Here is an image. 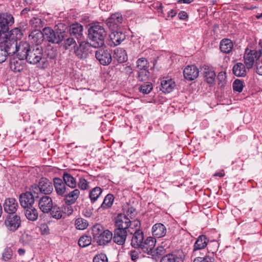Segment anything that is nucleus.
<instances>
[{
	"instance_id": "nucleus-1",
	"label": "nucleus",
	"mask_w": 262,
	"mask_h": 262,
	"mask_svg": "<svg viewBox=\"0 0 262 262\" xmlns=\"http://www.w3.org/2000/svg\"><path fill=\"white\" fill-rule=\"evenodd\" d=\"M23 33L20 29L15 28L12 29L9 33L5 35L0 47L8 53V55H12L16 51L17 40L20 39Z\"/></svg>"
},
{
	"instance_id": "nucleus-2",
	"label": "nucleus",
	"mask_w": 262,
	"mask_h": 262,
	"mask_svg": "<svg viewBox=\"0 0 262 262\" xmlns=\"http://www.w3.org/2000/svg\"><path fill=\"white\" fill-rule=\"evenodd\" d=\"M88 31L92 47L99 48L104 45L106 32L103 26L99 24H95L89 29Z\"/></svg>"
},
{
	"instance_id": "nucleus-3",
	"label": "nucleus",
	"mask_w": 262,
	"mask_h": 262,
	"mask_svg": "<svg viewBox=\"0 0 262 262\" xmlns=\"http://www.w3.org/2000/svg\"><path fill=\"white\" fill-rule=\"evenodd\" d=\"M29 190L38 197L40 195H48L53 191V185L52 182L46 178H41L38 183L32 184Z\"/></svg>"
},
{
	"instance_id": "nucleus-4",
	"label": "nucleus",
	"mask_w": 262,
	"mask_h": 262,
	"mask_svg": "<svg viewBox=\"0 0 262 262\" xmlns=\"http://www.w3.org/2000/svg\"><path fill=\"white\" fill-rule=\"evenodd\" d=\"M43 49L40 46H35L31 48L27 54L25 59L31 64H36L40 61L45 62V59L43 57Z\"/></svg>"
},
{
	"instance_id": "nucleus-5",
	"label": "nucleus",
	"mask_w": 262,
	"mask_h": 262,
	"mask_svg": "<svg viewBox=\"0 0 262 262\" xmlns=\"http://www.w3.org/2000/svg\"><path fill=\"white\" fill-rule=\"evenodd\" d=\"M45 38L52 43L58 44L64 39V32H56L50 27L43 29Z\"/></svg>"
},
{
	"instance_id": "nucleus-6",
	"label": "nucleus",
	"mask_w": 262,
	"mask_h": 262,
	"mask_svg": "<svg viewBox=\"0 0 262 262\" xmlns=\"http://www.w3.org/2000/svg\"><path fill=\"white\" fill-rule=\"evenodd\" d=\"M14 22L13 16L9 13L0 14V33L5 35L8 34L9 27L11 26Z\"/></svg>"
},
{
	"instance_id": "nucleus-7",
	"label": "nucleus",
	"mask_w": 262,
	"mask_h": 262,
	"mask_svg": "<svg viewBox=\"0 0 262 262\" xmlns=\"http://www.w3.org/2000/svg\"><path fill=\"white\" fill-rule=\"evenodd\" d=\"M78 45L74 46V52L76 57L80 59H85L89 55L90 45L83 40L78 41Z\"/></svg>"
},
{
	"instance_id": "nucleus-8",
	"label": "nucleus",
	"mask_w": 262,
	"mask_h": 262,
	"mask_svg": "<svg viewBox=\"0 0 262 262\" xmlns=\"http://www.w3.org/2000/svg\"><path fill=\"white\" fill-rule=\"evenodd\" d=\"M4 224L8 230L14 232L20 226V217L16 214H9L6 217Z\"/></svg>"
},
{
	"instance_id": "nucleus-9",
	"label": "nucleus",
	"mask_w": 262,
	"mask_h": 262,
	"mask_svg": "<svg viewBox=\"0 0 262 262\" xmlns=\"http://www.w3.org/2000/svg\"><path fill=\"white\" fill-rule=\"evenodd\" d=\"M38 197L35 196V194L29 190L25 193H21L19 195V200L20 205L26 209L28 207H32L34 203L35 199H38Z\"/></svg>"
},
{
	"instance_id": "nucleus-10",
	"label": "nucleus",
	"mask_w": 262,
	"mask_h": 262,
	"mask_svg": "<svg viewBox=\"0 0 262 262\" xmlns=\"http://www.w3.org/2000/svg\"><path fill=\"white\" fill-rule=\"evenodd\" d=\"M261 51L256 50H246L244 55V62L248 69H251L254 64L255 60H257L261 56Z\"/></svg>"
},
{
	"instance_id": "nucleus-11",
	"label": "nucleus",
	"mask_w": 262,
	"mask_h": 262,
	"mask_svg": "<svg viewBox=\"0 0 262 262\" xmlns=\"http://www.w3.org/2000/svg\"><path fill=\"white\" fill-rule=\"evenodd\" d=\"M95 57L100 63L103 66L108 65L112 60L111 51L107 49H98L95 52Z\"/></svg>"
},
{
	"instance_id": "nucleus-12",
	"label": "nucleus",
	"mask_w": 262,
	"mask_h": 262,
	"mask_svg": "<svg viewBox=\"0 0 262 262\" xmlns=\"http://www.w3.org/2000/svg\"><path fill=\"white\" fill-rule=\"evenodd\" d=\"M38 200V207L45 213H49L53 208L52 198L49 195H40Z\"/></svg>"
},
{
	"instance_id": "nucleus-13",
	"label": "nucleus",
	"mask_w": 262,
	"mask_h": 262,
	"mask_svg": "<svg viewBox=\"0 0 262 262\" xmlns=\"http://www.w3.org/2000/svg\"><path fill=\"white\" fill-rule=\"evenodd\" d=\"M123 18L120 13L112 14L106 20V25L111 30L118 29L119 25L122 24Z\"/></svg>"
},
{
	"instance_id": "nucleus-14",
	"label": "nucleus",
	"mask_w": 262,
	"mask_h": 262,
	"mask_svg": "<svg viewBox=\"0 0 262 262\" xmlns=\"http://www.w3.org/2000/svg\"><path fill=\"white\" fill-rule=\"evenodd\" d=\"M156 243V239L152 237H147L138 248L141 249L142 251L149 255H154L155 252L154 249Z\"/></svg>"
},
{
	"instance_id": "nucleus-15",
	"label": "nucleus",
	"mask_w": 262,
	"mask_h": 262,
	"mask_svg": "<svg viewBox=\"0 0 262 262\" xmlns=\"http://www.w3.org/2000/svg\"><path fill=\"white\" fill-rule=\"evenodd\" d=\"M16 49L15 53L18 58L20 60H24L31 48L29 43L27 41H20L18 43H16Z\"/></svg>"
},
{
	"instance_id": "nucleus-16",
	"label": "nucleus",
	"mask_w": 262,
	"mask_h": 262,
	"mask_svg": "<svg viewBox=\"0 0 262 262\" xmlns=\"http://www.w3.org/2000/svg\"><path fill=\"white\" fill-rule=\"evenodd\" d=\"M115 226L116 229L127 230L131 226V221L126 215L120 214L116 217Z\"/></svg>"
},
{
	"instance_id": "nucleus-17",
	"label": "nucleus",
	"mask_w": 262,
	"mask_h": 262,
	"mask_svg": "<svg viewBox=\"0 0 262 262\" xmlns=\"http://www.w3.org/2000/svg\"><path fill=\"white\" fill-rule=\"evenodd\" d=\"M112 32L110 35L112 43L111 46H117L120 45L126 38L124 33L118 29L112 30Z\"/></svg>"
},
{
	"instance_id": "nucleus-18",
	"label": "nucleus",
	"mask_w": 262,
	"mask_h": 262,
	"mask_svg": "<svg viewBox=\"0 0 262 262\" xmlns=\"http://www.w3.org/2000/svg\"><path fill=\"white\" fill-rule=\"evenodd\" d=\"M127 233V230L115 229L112 238L114 242L119 245H123L126 239Z\"/></svg>"
},
{
	"instance_id": "nucleus-19",
	"label": "nucleus",
	"mask_w": 262,
	"mask_h": 262,
	"mask_svg": "<svg viewBox=\"0 0 262 262\" xmlns=\"http://www.w3.org/2000/svg\"><path fill=\"white\" fill-rule=\"evenodd\" d=\"M199 74V69L194 65L188 66L183 70L184 76L188 80H193L196 78Z\"/></svg>"
},
{
	"instance_id": "nucleus-20",
	"label": "nucleus",
	"mask_w": 262,
	"mask_h": 262,
	"mask_svg": "<svg viewBox=\"0 0 262 262\" xmlns=\"http://www.w3.org/2000/svg\"><path fill=\"white\" fill-rule=\"evenodd\" d=\"M18 206V203L14 198L6 199L4 204V210L10 214H14Z\"/></svg>"
},
{
	"instance_id": "nucleus-21",
	"label": "nucleus",
	"mask_w": 262,
	"mask_h": 262,
	"mask_svg": "<svg viewBox=\"0 0 262 262\" xmlns=\"http://www.w3.org/2000/svg\"><path fill=\"white\" fill-rule=\"evenodd\" d=\"M80 195V191L78 189H75L72 191L69 189L63 195L64 202L65 204H74Z\"/></svg>"
},
{
	"instance_id": "nucleus-22",
	"label": "nucleus",
	"mask_w": 262,
	"mask_h": 262,
	"mask_svg": "<svg viewBox=\"0 0 262 262\" xmlns=\"http://www.w3.org/2000/svg\"><path fill=\"white\" fill-rule=\"evenodd\" d=\"M144 235L143 232L139 229H136L132 236L131 245L133 247L138 249L141 246L143 242Z\"/></svg>"
},
{
	"instance_id": "nucleus-23",
	"label": "nucleus",
	"mask_w": 262,
	"mask_h": 262,
	"mask_svg": "<svg viewBox=\"0 0 262 262\" xmlns=\"http://www.w3.org/2000/svg\"><path fill=\"white\" fill-rule=\"evenodd\" d=\"M69 32L70 35L75 36L78 41L82 40L83 26L80 24L76 23L71 25Z\"/></svg>"
},
{
	"instance_id": "nucleus-24",
	"label": "nucleus",
	"mask_w": 262,
	"mask_h": 262,
	"mask_svg": "<svg viewBox=\"0 0 262 262\" xmlns=\"http://www.w3.org/2000/svg\"><path fill=\"white\" fill-rule=\"evenodd\" d=\"M54 186L56 192L58 195L63 196L67 192L68 189H67L65 183L63 182L62 180L59 178H55L53 179Z\"/></svg>"
},
{
	"instance_id": "nucleus-25",
	"label": "nucleus",
	"mask_w": 262,
	"mask_h": 262,
	"mask_svg": "<svg viewBox=\"0 0 262 262\" xmlns=\"http://www.w3.org/2000/svg\"><path fill=\"white\" fill-rule=\"evenodd\" d=\"M29 39L33 43H34L36 46L41 44L45 38L43 31H41L38 29H36L31 32L29 36Z\"/></svg>"
},
{
	"instance_id": "nucleus-26",
	"label": "nucleus",
	"mask_w": 262,
	"mask_h": 262,
	"mask_svg": "<svg viewBox=\"0 0 262 262\" xmlns=\"http://www.w3.org/2000/svg\"><path fill=\"white\" fill-rule=\"evenodd\" d=\"M201 71L207 83L210 84L212 83L216 77L214 71L211 68L207 66H203L201 68Z\"/></svg>"
},
{
	"instance_id": "nucleus-27",
	"label": "nucleus",
	"mask_w": 262,
	"mask_h": 262,
	"mask_svg": "<svg viewBox=\"0 0 262 262\" xmlns=\"http://www.w3.org/2000/svg\"><path fill=\"white\" fill-rule=\"evenodd\" d=\"M112 238L113 233L108 230H104L101 234V236L96 241L99 245H105L111 241Z\"/></svg>"
},
{
	"instance_id": "nucleus-28",
	"label": "nucleus",
	"mask_w": 262,
	"mask_h": 262,
	"mask_svg": "<svg viewBox=\"0 0 262 262\" xmlns=\"http://www.w3.org/2000/svg\"><path fill=\"white\" fill-rule=\"evenodd\" d=\"M113 57L119 63L124 62L127 60V55L125 50L121 48H117L114 50Z\"/></svg>"
},
{
	"instance_id": "nucleus-29",
	"label": "nucleus",
	"mask_w": 262,
	"mask_h": 262,
	"mask_svg": "<svg viewBox=\"0 0 262 262\" xmlns=\"http://www.w3.org/2000/svg\"><path fill=\"white\" fill-rule=\"evenodd\" d=\"M208 241V240L205 235L199 236L194 244L193 252L204 249L207 245Z\"/></svg>"
},
{
	"instance_id": "nucleus-30",
	"label": "nucleus",
	"mask_w": 262,
	"mask_h": 262,
	"mask_svg": "<svg viewBox=\"0 0 262 262\" xmlns=\"http://www.w3.org/2000/svg\"><path fill=\"white\" fill-rule=\"evenodd\" d=\"M232 72L237 77H244L246 74L245 66L241 62L237 63L233 66Z\"/></svg>"
},
{
	"instance_id": "nucleus-31",
	"label": "nucleus",
	"mask_w": 262,
	"mask_h": 262,
	"mask_svg": "<svg viewBox=\"0 0 262 262\" xmlns=\"http://www.w3.org/2000/svg\"><path fill=\"white\" fill-rule=\"evenodd\" d=\"M233 43L229 39H223L220 42V50L225 53H229L233 49Z\"/></svg>"
},
{
	"instance_id": "nucleus-32",
	"label": "nucleus",
	"mask_w": 262,
	"mask_h": 262,
	"mask_svg": "<svg viewBox=\"0 0 262 262\" xmlns=\"http://www.w3.org/2000/svg\"><path fill=\"white\" fill-rule=\"evenodd\" d=\"M63 182L68 187L73 189L75 188L77 185L75 179L69 173L64 172L63 174Z\"/></svg>"
},
{
	"instance_id": "nucleus-33",
	"label": "nucleus",
	"mask_w": 262,
	"mask_h": 262,
	"mask_svg": "<svg viewBox=\"0 0 262 262\" xmlns=\"http://www.w3.org/2000/svg\"><path fill=\"white\" fill-rule=\"evenodd\" d=\"M25 211V214L27 219L31 221L37 220L38 216V211L36 209L33 207L27 208Z\"/></svg>"
},
{
	"instance_id": "nucleus-34",
	"label": "nucleus",
	"mask_w": 262,
	"mask_h": 262,
	"mask_svg": "<svg viewBox=\"0 0 262 262\" xmlns=\"http://www.w3.org/2000/svg\"><path fill=\"white\" fill-rule=\"evenodd\" d=\"M152 233L155 238H161L164 236V225L161 223L155 224L152 228Z\"/></svg>"
},
{
	"instance_id": "nucleus-35",
	"label": "nucleus",
	"mask_w": 262,
	"mask_h": 262,
	"mask_svg": "<svg viewBox=\"0 0 262 262\" xmlns=\"http://www.w3.org/2000/svg\"><path fill=\"white\" fill-rule=\"evenodd\" d=\"M149 63L147 59L145 58H139L136 63V70L141 71L149 69Z\"/></svg>"
},
{
	"instance_id": "nucleus-36",
	"label": "nucleus",
	"mask_w": 262,
	"mask_h": 262,
	"mask_svg": "<svg viewBox=\"0 0 262 262\" xmlns=\"http://www.w3.org/2000/svg\"><path fill=\"white\" fill-rule=\"evenodd\" d=\"M104 230L103 226L100 224H96L93 226L92 233L95 241L101 236V234Z\"/></svg>"
},
{
	"instance_id": "nucleus-37",
	"label": "nucleus",
	"mask_w": 262,
	"mask_h": 262,
	"mask_svg": "<svg viewBox=\"0 0 262 262\" xmlns=\"http://www.w3.org/2000/svg\"><path fill=\"white\" fill-rule=\"evenodd\" d=\"M183 260L180 255L176 252L165 255V262H183Z\"/></svg>"
},
{
	"instance_id": "nucleus-38",
	"label": "nucleus",
	"mask_w": 262,
	"mask_h": 262,
	"mask_svg": "<svg viewBox=\"0 0 262 262\" xmlns=\"http://www.w3.org/2000/svg\"><path fill=\"white\" fill-rule=\"evenodd\" d=\"M102 193V189L99 187L94 188L89 193V197L91 202L94 203L99 197Z\"/></svg>"
},
{
	"instance_id": "nucleus-39",
	"label": "nucleus",
	"mask_w": 262,
	"mask_h": 262,
	"mask_svg": "<svg viewBox=\"0 0 262 262\" xmlns=\"http://www.w3.org/2000/svg\"><path fill=\"white\" fill-rule=\"evenodd\" d=\"M114 198L113 194H108L105 197L102 204L101 205L100 208L103 209H107L110 208L113 203Z\"/></svg>"
},
{
	"instance_id": "nucleus-40",
	"label": "nucleus",
	"mask_w": 262,
	"mask_h": 262,
	"mask_svg": "<svg viewBox=\"0 0 262 262\" xmlns=\"http://www.w3.org/2000/svg\"><path fill=\"white\" fill-rule=\"evenodd\" d=\"M21 60H13L10 62V68L14 72H20L23 69V66L21 64Z\"/></svg>"
},
{
	"instance_id": "nucleus-41",
	"label": "nucleus",
	"mask_w": 262,
	"mask_h": 262,
	"mask_svg": "<svg viewBox=\"0 0 262 262\" xmlns=\"http://www.w3.org/2000/svg\"><path fill=\"white\" fill-rule=\"evenodd\" d=\"M88 222L87 221L82 218H78L75 222V226L76 229L78 230H84L88 226Z\"/></svg>"
},
{
	"instance_id": "nucleus-42",
	"label": "nucleus",
	"mask_w": 262,
	"mask_h": 262,
	"mask_svg": "<svg viewBox=\"0 0 262 262\" xmlns=\"http://www.w3.org/2000/svg\"><path fill=\"white\" fill-rule=\"evenodd\" d=\"M91 237L88 235H83L80 237L78 241V245L80 247L84 248L91 244Z\"/></svg>"
},
{
	"instance_id": "nucleus-43",
	"label": "nucleus",
	"mask_w": 262,
	"mask_h": 262,
	"mask_svg": "<svg viewBox=\"0 0 262 262\" xmlns=\"http://www.w3.org/2000/svg\"><path fill=\"white\" fill-rule=\"evenodd\" d=\"M137 72L138 73L137 78L139 81H144L148 80L150 76L149 69L137 71Z\"/></svg>"
},
{
	"instance_id": "nucleus-44",
	"label": "nucleus",
	"mask_w": 262,
	"mask_h": 262,
	"mask_svg": "<svg viewBox=\"0 0 262 262\" xmlns=\"http://www.w3.org/2000/svg\"><path fill=\"white\" fill-rule=\"evenodd\" d=\"M175 86V82L171 78L165 79V94L172 92Z\"/></svg>"
},
{
	"instance_id": "nucleus-45",
	"label": "nucleus",
	"mask_w": 262,
	"mask_h": 262,
	"mask_svg": "<svg viewBox=\"0 0 262 262\" xmlns=\"http://www.w3.org/2000/svg\"><path fill=\"white\" fill-rule=\"evenodd\" d=\"M50 212H51V216L54 219L58 220L62 216V209L57 206H53V208Z\"/></svg>"
},
{
	"instance_id": "nucleus-46",
	"label": "nucleus",
	"mask_w": 262,
	"mask_h": 262,
	"mask_svg": "<svg viewBox=\"0 0 262 262\" xmlns=\"http://www.w3.org/2000/svg\"><path fill=\"white\" fill-rule=\"evenodd\" d=\"M13 255V251L11 248H6L2 253V260L7 261L10 260Z\"/></svg>"
},
{
	"instance_id": "nucleus-47",
	"label": "nucleus",
	"mask_w": 262,
	"mask_h": 262,
	"mask_svg": "<svg viewBox=\"0 0 262 262\" xmlns=\"http://www.w3.org/2000/svg\"><path fill=\"white\" fill-rule=\"evenodd\" d=\"M30 24L32 27L35 28H40L43 25V21L39 17H33L31 18L30 20Z\"/></svg>"
},
{
	"instance_id": "nucleus-48",
	"label": "nucleus",
	"mask_w": 262,
	"mask_h": 262,
	"mask_svg": "<svg viewBox=\"0 0 262 262\" xmlns=\"http://www.w3.org/2000/svg\"><path fill=\"white\" fill-rule=\"evenodd\" d=\"M152 90V85L150 82H147L141 85L139 90L143 94H149Z\"/></svg>"
},
{
	"instance_id": "nucleus-49",
	"label": "nucleus",
	"mask_w": 262,
	"mask_h": 262,
	"mask_svg": "<svg viewBox=\"0 0 262 262\" xmlns=\"http://www.w3.org/2000/svg\"><path fill=\"white\" fill-rule=\"evenodd\" d=\"M76 42L73 38L69 37L64 41L63 43V47L65 49L67 50L69 49L71 46H74V47L76 46Z\"/></svg>"
},
{
	"instance_id": "nucleus-50",
	"label": "nucleus",
	"mask_w": 262,
	"mask_h": 262,
	"mask_svg": "<svg viewBox=\"0 0 262 262\" xmlns=\"http://www.w3.org/2000/svg\"><path fill=\"white\" fill-rule=\"evenodd\" d=\"M233 90L238 92H241L243 89V83L239 80L236 79L233 83Z\"/></svg>"
},
{
	"instance_id": "nucleus-51",
	"label": "nucleus",
	"mask_w": 262,
	"mask_h": 262,
	"mask_svg": "<svg viewBox=\"0 0 262 262\" xmlns=\"http://www.w3.org/2000/svg\"><path fill=\"white\" fill-rule=\"evenodd\" d=\"M71 204H65V205H62L61 209L62 213H64L68 215H70L72 214L73 212V208Z\"/></svg>"
},
{
	"instance_id": "nucleus-52",
	"label": "nucleus",
	"mask_w": 262,
	"mask_h": 262,
	"mask_svg": "<svg viewBox=\"0 0 262 262\" xmlns=\"http://www.w3.org/2000/svg\"><path fill=\"white\" fill-rule=\"evenodd\" d=\"M93 262H108V259L106 254L100 253L94 257Z\"/></svg>"
},
{
	"instance_id": "nucleus-53",
	"label": "nucleus",
	"mask_w": 262,
	"mask_h": 262,
	"mask_svg": "<svg viewBox=\"0 0 262 262\" xmlns=\"http://www.w3.org/2000/svg\"><path fill=\"white\" fill-rule=\"evenodd\" d=\"M78 187L82 190H86L88 188L89 185L87 181L83 178H80L78 182Z\"/></svg>"
},
{
	"instance_id": "nucleus-54",
	"label": "nucleus",
	"mask_w": 262,
	"mask_h": 262,
	"mask_svg": "<svg viewBox=\"0 0 262 262\" xmlns=\"http://www.w3.org/2000/svg\"><path fill=\"white\" fill-rule=\"evenodd\" d=\"M155 252L153 253L155 255H156L157 256L161 257V258H164V247L163 246H159L156 248L155 251H154Z\"/></svg>"
},
{
	"instance_id": "nucleus-55",
	"label": "nucleus",
	"mask_w": 262,
	"mask_h": 262,
	"mask_svg": "<svg viewBox=\"0 0 262 262\" xmlns=\"http://www.w3.org/2000/svg\"><path fill=\"white\" fill-rule=\"evenodd\" d=\"M193 262H214L213 258L209 256L204 258L197 257L194 259Z\"/></svg>"
},
{
	"instance_id": "nucleus-56",
	"label": "nucleus",
	"mask_w": 262,
	"mask_h": 262,
	"mask_svg": "<svg viewBox=\"0 0 262 262\" xmlns=\"http://www.w3.org/2000/svg\"><path fill=\"white\" fill-rule=\"evenodd\" d=\"M8 56H9L8 53H6V52L0 47V63L4 62L6 60Z\"/></svg>"
},
{
	"instance_id": "nucleus-57",
	"label": "nucleus",
	"mask_w": 262,
	"mask_h": 262,
	"mask_svg": "<svg viewBox=\"0 0 262 262\" xmlns=\"http://www.w3.org/2000/svg\"><path fill=\"white\" fill-rule=\"evenodd\" d=\"M178 17L180 19L186 20L188 18V15L184 11H181L178 14Z\"/></svg>"
},
{
	"instance_id": "nucleus-58",
	"label": "nucleus",
	"mask_w": 262,
	"mask_h": 262,
	"mask_svg": "<svg viewBox=\"0 0 262 262\" xmlns=\"http://www.w3.org/2000/svg\"><path fill=\"white\" fill-rule=\"evenodd\" d=\"M256 73L260 75H262V60L260 61H256Z\"/></svg>"
},
{
	"instance_id": "nucleus-59",
	"label": "nucleus",
	"mask_w": 262,
	"mask_h": 262,
	"mask_svg": "<svg viewBox=\"0 0 262 262\" xmlns=\"http://www.w3.org/2000/svg\"><path fill=\"white\" fill-rule=\"evenodd\" d=\"M43 234H48L49 233V229L47 224H42L40 227Z\"/></svg>"
},
{
	"instance_id": "nucleus-60",
	"label": "nucleus",
	"mask_w": 262,
	"mask_h": 262,
	"mask_svg": "<svg viewBox=\"0 0 262 262\" xmlns=\"http://www.w3.org/2000/svg\"><path fill=\"white\" fill-rule=\"evenodd\" d=\"M130 256L133 260H135L139 258V254L137 251L134 250L130 252Z\"/></svg>"
},
{
	"instance_id": "nucleus-61",
	"label": "nucleus",
	"mask_w": 262,
	"mask_h": 262,
	"mask_svg": "<svg viewBox=\"0 0 262 262\" xmlns=\"http://www.w3.org/2000/svg\"><path fill=\"white\" fill-rule=\"evenodd\" d=\"M166 57L168 58V65L169 66H170L173 63V55L171 54L170 53H167L166 54Z\"/></svg>"
},
{
	"instance_id": "nucleus-62",
	"label": "nucleus",
	"mask_w": 262,
	"mask_h": 262,
	"mask_svg": "<svg viewBox=\"0 0 262 262\" xmlns=\"http://www.w3.org/2000/svg\"><path fill=\"white\" fill-rule=\"evenodd\" d=\"M177 14V12L175 10H171L169 12H168L167 13V17L168 18H172L174 16H176Z\"/></svg>"
},
{
	"instance_id": "nucleus-63",
	"label": "nucleus",
	"mask_w": 262,
	"mask_h": 262,
	"mask_svg": "<svg viewBox=\"0 0 262 262\" xmlns=\"http://www.w3.org/2000/svg\"><path fill=\"white\" fill-rule=\"evenodd\" d=\"M225 72H221L219 73L218 75V78L221 80L225 79Z\"/></svg>"
},
{
	"instance_id": "nucleus-64",
	"label": "nucleus",
	"mask_w": 262,
	"mask_h": 262,
	"mask_svg": "<svg viewBox=\"0 0 262 262\" xmlns=\"http://www.w3.org/2000/svg\"><path fill=\"white\" fill-rule=\"evenodd\" d=\"M194 0H179L178 2L179 3H183V4H190L192 3Z\"/></svg>"
}]
</instances>
